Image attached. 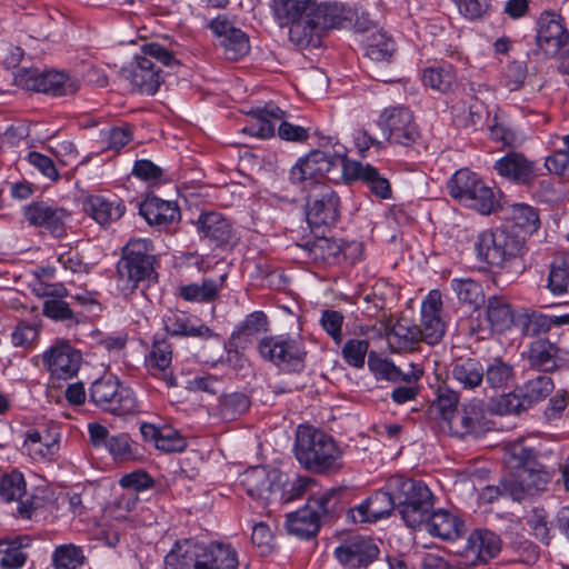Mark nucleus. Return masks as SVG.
<instances>
[{
    "label": "nucleus",
    "instance_id": "nucleus-1",
    "mask_svg": "<svg viewBox=\"0 0 569 569\" xmlns=\"http://www.w3.org/2000/svg\"><path fill=\"white\" fill-rule=\"evenodd\" d=\"M22 57L23 51L20 47L10 46L4 58L8 73L16 86L52 97L70 96L79 90V81L63 71H39L34 68L14 70Z\"/></svg>",
    "mask_w": 569,
    "mask_h": 569
},
{
    "label": "nucleus",
    "instance_id": "nucleus-2",
    "mask_svg": "<svg viewBox=\"0 0 569 569\" xmlns=\"http://www.w3.org/2000/svg\"><path fill=\"white\" fill-rule=\"evenodd\" d=\"M295 448L298 461L311 471L325 473L342 468V450L320 430L299 426Z\"/></svg>",
    "mask_w": 569,
    "mask_h": 569
},
{
    "label": "nucleus",
    "instance_id": "nucleus-3",
    "mask_svg": "<svg viewBox=\"0 0 569 569\" xmlns=\"http://www.w3.org/2000/svg\"><path fill=\"white\" fill-rule=\"evenodd\" d=\"M151 59H156L166 67L179 64L169 50L157 42H150L143 44L141 52L121 69L122 77L130 82L133 90L148 96L154 94L163 80L160 69L156 68Z\"/></svg>",
    "mask_w": 569,
    "mask_h": 569
},
{
    "label": "nucleus",
    "instance_id": "nucleus-4",
    "mask_svg": "<svg viewBox=\"0 0 569 569\" xmlns=\"http://www.w3.org/2000/svg\"><path fill=\"white\" fill-rule=\"evenodd\" d=\"M386 488L393 493L396 509L406 525L413 529L420 528L433 506L429 488L423 482L398 475L387 480Z\"/></svg>",
    "mask_w": 569,
    "mask_h": 569
},
{
    "label": "nucleus",
    "instance_id": "nucleus-5",
    "mask_svg": "<svg viewBox=\"0 0 569 569\" xmlns=\"http://www.w3.org/2000/svg\"><path fill=\"white\" fill-rule=\"evenodd\" d=\"M348 159L343 156L331 157L325 151L315 150L301 158L290 170L292 183L300 184L305 191L315 184H325L322 179L339 182L343 180V171Z\"/></svg>",
    "mask_w": 569,
    "mask_h": 569
},
{
    "label": "nucleus",
    "instance_id": "nucleus-6",
    "mask_svg": "<svg viewBox=\"0 0 569 569\" xmlns=\"http://www.w3.org/2000/svg\"><path fill=\"white\" fill-rule=\"evenodd\" d=\"M286 112L273 103L257 108L251 112V123L242 128V132L261 139L274 136L278 124V136L286 141L303 142L309 138V130L295 126L284 120Z\"/></svg>",
    "mask_w": 569,
    "mask_h": 569
},
{
    "label": "nucleus",
    "instance_id": "nucleus-7",
    "mask_svg": "<svg viewBox=\"0 0 569 569\" xmlns=\"http://www.w3.org/2000/svg\"><path fill=\"white\" fill-rule=\"evenodd\" d=\"M478 256L491 266L503 267L525 252V239L508 228L483 231L476 244Z\"/></svg>",
    "mask_w": 569,
    "mask_h": 569
},
{
    "label": "nucleus",
    "instance_id": "nucleus-8",
    "mask_svg": "<svg viewBox=\"0 0 569 569\" xmlns=\"http://www.w3.org/2000/svg\"><path fill=\"white\" fill-rule=\"evenodd\" d=\"M90 398L102 410L117 416L132 413L137 408L132 390L111 376L97 379L92 383Z\"/></svg>",
    "mask_w": 569,
    "mask_h": 569
},
{
    "label": "nucleus",
    "instance_id": "nucleus-9",
    "mask_svg": "<svg viewBox=\"0 0 569 569\" xmlns=\"http://www.w3.org/2000/svg\"><path fill=\"white\" fill-rule=\"evenodd\" d=\"M259 353L266 360L287 371H300L305 367L306 351L298 339L284 336L260 340Z\"/></svg>",
    "mask_w": 569,
    "mask_h": 569
},
{
    "label": "nucleus",
    "instance_id": "nucleus-10",
    "mask_svg": "<svg viewBox=\"0 0 569 569\" xmlns=\"http://www.w3.org/2000/svg\"><path fill=\"white\" fill-rule=\"evenodd\" d=\"M501 546V539L495 532L476 529L468 536L463 548L458 551L457 566L467 569L485 563L499 555Z\"/></svg>",
    "mask_w": 569,
    "mask_h": 569
},
{
    "label": "nucleus",
    "instance_id": "nucleus-11",
    "mask_svg": "<svg viewBox=\"0 0 569 569\" xmlns=\"http://www.w3.org/2000/svg\"><path fill=\"white\" fill-rule=\"evenodd\" d=\"M306 216L311 227L329 226L339 217V198L328 184H315L306 191Z\"/></svg>",
    "mask_w": 569,
    "mask_h": 569
},
{
    "label": "nucleus",
    "instance_id": "nucleus-12",
    "mask_svg": "<svg viewBox=\"0 0 569 569\" xmlns=\"http://www.w3.org/2000/svg\"><path fill=\"white\" fill-rule=\"evenodd\" d=\"M283 477L277 469L257 466L241 475L240 483L248 496L270 503L277 502Z\"/></svg>",
    "mask_w": 569,
    "mask_h": 569
},
{
    "label": "nucleus",
    "instance_id": "nucleus-13",
    "mask_svg": "<svg viewBox=\"0 0 569 569\" xmlns=\"http://www.w3.org/2000/svg\"><path fill=\"white\" fill-rule=\"evenodd\" d=\"M380 126L388 132V140L392 143L408 146L419 136L412 112L406 107H392L382 111Z\"/></svg>",
    "mask_w": 569,
    "mask_h": 569
},
{
    "label": "nucleus",
    "instance_id": "nucleus-14",
    "mask_svg": "<svg viewBox=\"0 0 569 569\" xmlns=\"http://www.w3.org/2000/svg\"><path fill=\"white\" fill-rule=\"evenodd\" d=\"M153 256L131 253L123 256L117 264L118 287L121 291H133L140 282L156 279Z\"/></svg>",
    "mask_w": 569,
    "mask_h": 569
},
{
    "label": "nucleus",
    "instance_id": "nucleus-15",
    "mask_svg": "<svg viewBox=\"0 0 569 569\" xmlns=\"http://www.w3.org/2000/svg\"><path fill=\"white\" fill-rule=\"evenodd\" d=\"M450 433L457 437L478 436L490 429L482 400H471L451 417L447 425Z\"/></svg>",
    "mask_w": 569,
    "mask_h": 569
},
{
    "label": "nucleus",
    "instance_id": "nucleus-16",
    "mask_svg": "<svg viewBox=\"0 0 569 569\" xmlns=\"http://www.w3.org/2000/svg\"><path fill=\"white\" fill-rule=\"evenodd\" d=\"M27 495V483L23 475L20 471L12 470L9 473L2 475V502L8 506L16 503L14 508L7 510L13 517L30 519L33 511L38 508L33 498L23 497Z\"/></svg>",
    "mask_w": 569,
    "mask_h": 569
},
{
    "label": "nucleus",
    "instance_id": "nucleus-17",
    "mask_svg": "<svg viewBox=\"0 0 569 569\" xmlns=\"http://www.w3.org/2000/svg\"><path fill=\"white\" fill-rule=\"evenodd\" d=\"M42 361L56 379H70L79 370L81 355L68 343L51 347L42 355Z\"/></svg>",
    "mask_w": 569,
    "mask_h": 569
},
{
    "label": "nucleus",
    "instance_id": "nucleus-18",
    "mask_svg": "<svg viewBox=\"0 0 569 569\" xmlns=\"http://www.w3.org/2000/svg\"><path fill=\"white\" fill-rule=\"evenodd\" d=\"M569 41V32L552 13H543L538 20L537 44L548 57H556Z\"/></svg>",
    "mask_w": 569,
    "mask_h": 569
},
{
    "label": "nucleus",
    "instance_id": "nucleus-19",
    "mask_svg": "<svg viewBox=\"0 0 569 569\" xmlns=\"http://www.w3.org/2000/svg\"><path fill=\"white\" fill-rule=\"evenodd\" d=\"M396 509L393 493L385 487V490L376 491L359 506L351 508L348 518L355 523L375 522L388 517Z\"/></svg>",
    "mask_w": 569,
    "mask_h": 569
},
{
    "label": "nucleus",
    "instance_id": "nucleus-20",
    "mask_svg": "<svg viewBox=\"0 0 569 569\" xmlns=\"http://www.w3.org/2000/svg\"><path fill=\"white\" fill-rule=\"evenodd\" d=\"M441 297L438 291H430L421 307V321L418 330L420 340L436 345L445 333V325L440 318Z\"/></svg>",
    "mask_w": 569,
    "mask_h": 569
},
{
    "label": "nucleus",
    "instance_id": "nucleus-21",
    "mask_svg": "<svg viewBox=\"0 0 569 569\" xmlns=\"http://www.w3.org/2000/svg\"><path fill=\"white\" fill-rule=\"evenodd\" d=\"M378 546L365 537H353L335 550L337 559L351 568L367 567L378 557Z\"/></svg>",
    "mask_w": 569,
    "mask_h": 569
},
{
    "label": "nucleus",
    "instance_id": "nucleus-22",
    "mask_svg": "<svg viewBox=\"0 0 569 569\" xmlns=\"http://www.w3.org/2000/svg\"><path fill=\"white\" fill-rule=\"evenodd\" d=\"M321 32L326 29L349 28L353 26L357 11L338 2H321L311 9Z\"/></svg>",
    "mask_w": 569,
    "mask_h": 569
},
{
    "label": "nucleus",
    "instance_id": "nucleus-23",
    "mask_svg": "<svg viewBox=\"0 0 569 569\" xmlns=\"http://www.w3.org/2000/svg\"><path fill=\"white\" fill-rule=\"evenodd\" d=\"M343 174L345 181L361 180L375 196L381 199H388L391 196L389 181L368 163L348 160Z\"/></svg>",
    "mask_w": 569,
    "mask_h": 569
},
{
    "label": "nucleus",
    "instance_id": "nucleus-24",
    "mask_svg": "<svg viewBox=\"0 0 569 569\" xmlns=\"http://www.w3.org/2000/svg\"><path fill=\"white\" fill-rule=\"evenodd\" d=\"M237 551L228 543L200 542L198 569H237Z\"/></svg>",
    "mask_w": 569,
    "mask_h": 569
},
{
    "label": "nucleus",
    "instance_id": "nucleus-25",
    "mask_svg": "<svg viewBox=\"0 0 569 569\" xmlns=\"http://www.w3.org/2000/svg\"><path fill=\"white\" fill-rule=\"evenodd\" d=\"M197 228L203 238L217 247L227 246L233 239V229L230 221L216 211L201 213L197 221Z\"/></svg>",
    "mask_w": 569,
    "mask_h": 569
},
{
    "label": "nucleus",
    "instance_id": "nucleus-26",
    "mask_svg": "<svg viewBox=\"0 0 569 569\" xmlns=\"http://www.w3.org/2000/svg\"><path fill=\"white\" fill-rule=\"evenodd\" d=\"M379 335L387 339L389 347L395 351L411 349L413 345L420 341L418 327L410 325L406 319H401L393 325L390 320H382Z\"/></svg>",
    "mask_w": 569,
    "mask_h": 569
},
{
    "label": "nucleus",
    "instance_id": "nucleus-27",
    "mask_svg": "<svg viewBox=\"0 0 569 569\" xmlns=\"http://www.w3.org/2000/svg\"><path fill=\"white\" fill-rule=\"evenodd\" d=\"M59 439L56 430H32L24 437L23 449L33 460L50 459L59 449Z\"/></svg>",
    "mask_w": 569,
    "mask_h": 569
},
{
    "label": "nucleus",
    "instance_id": "nucleus-28",
    "mask_svg": "<svg viewBox=\"0 0 569 569\" xmlns=\"http://www.w3.org/2000/svg\"><path fill=\"white\" fill-rule=\"evenodd\" d=\"M425 527L431 536L438 537L442 540H455L459 538L463 531V522L449 511L439 509L432 513H428Z\"/></svg>",
    "mask_w": 569,
    "mask_h": 569
},
{
    "label": "nucleus",
    "instance_id": "nucleus-29",
    "mask_svg": "<svg viewBox=\"0 0 569 569\" xmlns=\"http://www.w3.org/2000/svg\"><path fill=\"white\" fill-rule=\"evenodd\" d=\"M24 216L31 224L44 227L52 232L60 233L69 214L62 208L51 207L41 202L27 207Z\"/></svg>",
    "mask_w": 569,
    "mask_h": 569
},
{
    "label": "nucleus",
    "instance_id": "nucleus-30",
    "mask_svg": "<svg viewBox=\"0 0 569 569\" xmlns=\"http://www.w3.org/2000/svg\"><path fill=\"white\" fill-rule=\"evenodd\" d=\"M164 330L171 336L212 337L204 325H194L193 319L183 311L169 310L162 318Z\"/></svg>",
    "mask_w": 569,
    "mask_h": 569
},
{
    "label": "nucleus",
    "instance_id": "nucleus-31",
    "mask_svg": "<svg viewBox=\"0 0 569 569\" xmlns=\"http://www.w3.org/2000/svg\"><path fill=\"white\" fill-rule=\"evenodd\" d=\"M497 172L519 183H528L533 178V164L522 153L511 152L495 163Z\"/></svg>",
    "mask_w": 569,
    "mask_h": 569
},
{
    "label": "nucleus",
    "instance_id": "nucleus-32",
    "mask_svg": "<svg viewBox=\"0 0 569 569\" xmlns=\"http://www.w3.org/2000/svg\"><path fill=\"white\" fill-rule=\"evenodd\" d=\"M140 213L149 224L159 227L171 224L180 218L176 203L156 197L148 198L141 203Z\"/></svg>",
    "mask_w": 569,
    "mask_h": 569
},
{
    "label": "nucleus",
    "instance_id": "nucleus-33",
    "mask_svg": "<svg viewBox=\"0 0 569 569\" xmlns=\"http://www.w3.org/2000/svg\"><path fill=\"white\" fill-rule=\"evenodd\" d=\"M200 542L178 541L164 557V569H198Z\"/></svg>",
    "mask_w": 569,
    "mask_h": 569
},
{
    "label": "nucleus",
    "instance_id": "nucleus-34",
    "mask_svg": "<svg viewBox=\"0 0 569 569\" xmlns=\"http://www.w3.org/2000/svg\"><path fill=\"white\" fill-rule=\"evenodd\" d=\"M321 522L318 519L316 510L306 505L303 508L287 516L286 528L289 535L300 539H310L315 537Z\"/></svg>",
    "mask_w": 569,
    "mask_h": 569
},
{
    "label": "nucleus",
    "instance_id": "nucleus-35",
    "mask_svg": "<svg viewBox=\"0 0 569 569\" xmlns=\"http://www.w3.org/2000/svg\"><path fill=\"white\" fill-rule=\"evenodd\" d=\"M450 377L463 389L472 390L485 379V368L473 358L458 359L450 366Z\"/></svg>",
    "mask_w": 569,
    "mask_h": 569
},
{
    "label": "nucleus",
    "instance_id": "nucleus-36",
    "mask_svg": "<svg viewBox=\"0 0 569 569\" xmlns=\"http://www.w3.org/2000/svg\"><path fill=\"white\" fill-rule=\"evenodd\" d=\"M171 360L172 351L170 346L166 342H156L146 360L149 372L162 379L168 387L176 386L171 370Z\"/></svg>",
    "mask_w": 569,
    "mask_h": 569
},
{
    "label": "nucleus",
    "instance_id": "nucleus-37",
    "mask_svg": "<svg viewBox=\"0 0 569 569\" xmlns=\"http://www.w3.org/2000/svg\"><path fill=\"white\" fill-rule=\"evenodd\" d=\"M321 30L312 16V12L305 13L290 23L289 39L298 48L317 46Z\"/></svg>",
    "mask_w": 569,
    "mask_h": 569
},
{
    "label": "nucleus",
    "instance_id": "nucleus-38",
    "mask_svg": "<svg viewBox=\"0 0 569 569\" xmlns=\"http://www.w3.org/2000/svg\"><path fill=\"white\" fill-rule=\"evenodd\" d=\"M345 489L341 487L330 488L309 498L307 505L316 510L318 519L337 517L343 509L342 496Z\"/></svg>",
    "mask_w": 569,
    "mask_h": 569
},
{
    "label": "nucleus",
    "instance_id": "nucleus-39",
    "mask_svg": "<svg viewBox=\"0 0 569 569\" xmlns=\"http://www.w3.org/2000/svg\"><path fill=\"white\" fill-rule=\"evenodd\" d=\"M487 320L493 331L502 333L516 325L513 310L503 297L491 296L487 300Z\"/></svg>",
    "mask_w": 569,
    "mask_h": 569
},
{
    "label": "nucleus",
    "instance_id": "nucleus-40",
    "mask_svg": "<svg viewBox=\"0 0 569 569\" xmlns=\"http://www.w3.org/2000/svg\"><path fill=\"white\" fill-rule=\"evenodd\" d=\"M366 54L373 61H389L396 52L391 36L381 29L370 30L363 39Z\"/></svg>",
    "mask_w": 569,
    "mask_h": 569
},
{
    "label": "nucleus",
    "instance_id": "nucleus-41",
    "mask_svg": "<svg viewBox=\"0 0 569 569\" xmlns=\"http://www.w3.org/2000/svg\"><path fill=\"white\" fill-rule=\"evenodd\" d=\"M559 348L547 339L535 340L528 350V360L531 367L550 371L557 366Z\"/></svg>",
    "mask_w": 569,
    "mask_h": 569
},
{
    "label": "nucleus",
    "instance_id": "nucleus-42",
    "mask_svg": "<svg viewBox=\"0 0 569 569\" xmlns=\"http://www.w3.org/2000/svg\"><path fill=\"white\" fill-rule=\"evenodd\" d=\"M86 210L99 224L104 226L120 219L126 208L120 202L96 196L87 200Z\"/></svg>",
    "mask_w": 569,
    "mask_h": 569
},
{
    "label": "nucleus",
    "instance_id": "nucleus-43",
    "mask_svg": "<svg viewBox=\"0 0 569 569\" xmlns=\"http://www.w3.org/2000/svg\"><path fill=\"white\" fill-rule=\"evenodd\" d=\"M463 206L481 214L488 216L500 207V196L492 188L481 181L472 191L471 196L466 198Z\"/></svg>",
    "mask_w": 569,
    "mask_h": 569
},
{
    "label": "nucleus",
    "instance_id": "nucleus-44",
    "mask_svg": "<svg viewBox=\"0 0 569 569\" xmlns=\"http://www.w3.org/2000/svg\"><path fill=\"white\" fill-rule=\"evenodd\" d=\"M301 247L308 251L313 260L328 263L338 261L343 252V247L339 241L327 237H319L312 241L308 240Z\"/></svg>",
    "mask_w": 569,
    "mask_h": 569
},
{
    "label": "nucleus",
    "instance_id": "nucleus-45",
    "mask_svg": "<svg viewBox=\"0 0 569 569\" xmlns=\"http://www.w3.org/2000/svg\"><path fill=\"white\" fill-rule=\"evenodd\" d=\"M31 540L27 536L17 537L13 540L2 539V569H20L28 559V555L23 548L30 545Z\"/></svg>",
    "mask_w": 569,
    "mask_h": 569
},
{
    "label": "nucleus",
    "instance_id": "nucleus-46",
    "mask_svg": "<svg viewBox=\"0 0 569 569\" xmlns=\"http://www.w3.org/2000/svg\"><path fill=\"white\" fill-rule=\"evenodd\" d=\"M482 180L468 169L458 170L449 180L448 188L450 196L461 204L471 196L472 191Z\"/></svg>",
    "mask_w": 569,
    "mask_h": 569
},
{
    "label": "nucleus",
    "instance_id": "nucleus-47",
    "mask_svg": "<svg viewBox=\"0 0 569 569\" xmlns=\"http://www.w3.org/2000/svg\"><path fill=\"white\" fill-rule=\"evenodd\" d=\"M506 214L511 219L516 227L527 233L535 232L539 226V214L537 210L526 203H512L505 208Z\"/></svg>",
    "mask_w": 569,
    "mask_h": 569
},
{
    "label": "nucleus",
    "instance_id": "nucleus-48",
    "mask_svg": "<svg viewBox=\"0 0 569 569\" xmlns=\"http://www.w3.org/2000/svg\"><path fill=\"white\" fill-rule=\"evenodd\" d=\"M485 379L493 389L508 388L515 381L513 367L501 358H495L485 369Z\"/></svg>",
    "mask_w": 569,
    "mask_h": 569
},
{
    "label": "nucleus",
    "instance_id": "nucleus-49",
    "mask_svg": "<svg viewBox=\"0 0 569 569\" xmlns=\"http://www.w3.org/2000/svg\"><path fill=\"white\" fill-rule=\"evenodd\" d=\"M516 326L526 337H537L547 333L551 329L549 316L529 310L518 315Z\"/></svg>",
    "mask_w": 569,
    "mask_h": 569
},
{
    "label": "nucleus",
    "instance_id": "nucleus-50",
    "mask_svg": "<svg viewBox=\"0 0 569 569\" xmlns=\"http://www.w3.org/2000/svg\"><path fill=\"white\" fill-rule=\"evenodd\" d=\"M451 289L460 302L471 307L477 308L485 300L481 284L470 278L452 279Z\"/></svg>",
    "mask_w": 569,
    "mask_h": 569
},
{
    "label": "nucleus",
    "instance_id": "nucleus-51",
    "mask_svg": "<svg viewBox=\"0 0 569 569\" xmlns=\"http://www.w3.org/2000/svg\"><path fill=\"white\" fill-rule=\"evenodd\" d=\"M422 81L427 87L446 93L456 83V74L450 66L431 67L423 72Z\"/></svg>",
    "mask_w": 569,
    "mask_h": 569
},
{
    "label": "nucleus",
    "instance_id": "nucleus-52",
    "mask_svg": "<svg viewBox=\"0 0 569 569\" xmlns=\"http://www.w3.org/2000/svg\"><path fill=\"white\" fill-rule=\"evenodd\" d=\"M250 407L249 398L242 392L223 395L219 399L218 413L224 420H233Z\"/></svg>",
    "mask_w": 569,
    "mask_h": 569
},
{
    "label": "nucleus",
    "instance_id": "nucleus-53",
    "mask_svg": "<svg viewBox=\"0 0 569 569\" xmlns=\"http://www.w3.org/2000/svg\"><path fill=\"white\" fill-rule=\"evenodd\" d=\"M216 280L206 279L201 283H191L180 288V296L188 301L210 302L219 295Z\"/></svg>",
    "mask_w": 569,
    "mask_h": 569
},
{
    "label": "nucleus",
    "instance_id": "nucleus-54",
    "mask_svg": "<svg viewBox=\"0 0 569 569\" xmlns=\"http://www.w3.org/2000/svg\"><path fill=\"white\" fill-rule=\"evenodd\" d=\"M84 561V555L80 547L69 543L56 548L52 555L54 569H77Z\"/></svg>",
    "mask_w": 569,
    "mask_h": 569
},
{
    "label": "nucleus",
    "instance_id": "nucleus-55",
    "mask_svg": "<svg viewBox=\"0 0 569 569\" xmlns=\"http://www.w3.org/2000/svg\"><path fill=\"white\" fill-rule=\"evenodd\" d=\"M459 396L456 391L441 387L438 389L437 398L432 402V409L439 415L447 426L451 417L458 411Z\"/></svg>",
    "mask_w": 569,
    "mask_h": 569
},
{
    "label": "nucleus",
    "instance_id": "nucleus-56",
    "mask_svg": "<svg viewBox=\"0 0 569 569\" xmlns=\"http://www.w3.org/2000/svg\"><path fill=\"white\" fill-rule=\"evenodd\" d=\"M553 389L552 380L548 376H538L529 380L521 391L528 408L543 400Z\"/></svg>",
    "mask_w": 569,
    "mask_h": 569
},
{
    "label": "nucleus",
    "instance_id": "nucleus-57",
    "mask_svg": "<svg viewBox=\"0 0 569 569\" xmlns=\"http://www.w3.org/2000/svg\"><path fill=\"white\" fill-rule=\"evenodd\" d=\"M220 44L229 60H239L250 51L249 39L240 29L232 31L230 36L220 40Z\"/></svg>",
    "mask_w": 569,
    "mask_h": 569
},
{
    "label": "nucleus",
    "instance_id": "nucleus-58",
    "mask_svg": "<svg viewBox=\"0 0 569 569\" xmlns=\"http://www.w3.org/2000/svg\"><path fill=\"white\" fill-rule=\"evenodd\" d=\"M273 11L281 22H292L305 13H310L313 6L303 4L298 0H273Z\"/></svg>",
    "mask_w": 569,
    "mask_h": 569
},
{
    "label": "nucleus",
    "instance_id": "nucleus-59",
    "mask_svg": "<svg viewBox=\"0 0 569 569\" xmlns=\"http://www.w3.org/2000/svg\"><path fill=\"white\" fill-rule=\"evenodd\" d=\"M286 476L282 478V485L280 491H278L277 501L280 503H288L300 498L313 482L308 477H297L293 480H286Z\"/></svg>",
    "mask_w": 569,
    "mask_h": 569
},
{
    "label": "nucleus",
    "instance_id": "nucleus-60",
    "mask_svg": "<svg viewBox=\"0 0 569 569\" xmlns=\"http://www.w3.org/2000/svg\"><path fill=\"white\" fill-rule=\"evenodd\" d=\"M369 343L362 339H350L342 348L345 361L355 368H362L368 352Z\"/></svg>",
    "mask_w": 569,
    "mask_h": 569
},
{
    "label": "nucleus",
    "instance_id": "nucleus-61",
    "mask_svg": "<svg viewBox=\"0 0 569 569\" xmlns=\"http://www.w3.org/2000/svg\"><path fill=\"white\" fill-rule=\"evenodd\" d=\"M569 286V264L566 262L552 263L548 274L547 288L553 295L567 292Z\"/></svg>",
    "mask_w": 569,
    "mask_h": 569
},
{
    "label": "nucleus",
    "instance_id": "nucleus-62",
    "mask_svg": "<svg viewBox=\"0 0 569 569\" xmlns=\"http://www.w3.org/2000/svg\"><path fill=\"white\" fill-rule=\"evenodd\" d=\"M521 481L525 483L529 497L546 490L549 482V475L543 470L521 468Z\"/></svg>",
    "mask_w": 569,
    "mask_h": 569
},
{
    "label": "nucleus",
    "instance_id": "nucleus-63",
    "mask_svg": "<svg viewBox=\"0 0 569 569\" xmlns=\"http://www.w3.org/2000/svg\"><path fill=\"white\" fill-rule=\"evenodd\" d=\"M527 64L522 61L509 63L502 74L501 83L509 91L519 90L527 78Z\"/></svg>",
    "mask_w": 569,
    "mask_h": 569
},
{
    "label": "nucleus",
    "instance_id": "nucleus-64",
    "mask_svg": "<svg viewBox=\"0 0 569 569\" xmlns=\"http://www.w3.org/2000/svg\"><path fill=\"white\" fill-rule=\"evenodd\" d=\"M186 446L184 438L177 430L162 427L154 447L163 452H180Z\"/></svg>",
    "mask_w": 569,
    "mask_h": 569
}]
</instances>
